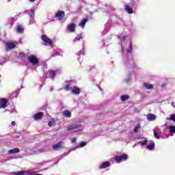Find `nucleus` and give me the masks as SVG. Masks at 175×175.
I'll return each mask as SVG.
<instances>
[{
    "instance_id": "nucleus-1",
    "label": "nucleus",
    "mask_w": 175,
    "mask_h": 175,
    "mask_svg": "<svg viewBox=\"0 0 175 175\" xmlns=\"http://www.w3.org/2000/svg\"><path fill=\"white\" fill-rule=\"evenodd\" d=\"M138 144H140L142 146H145L150 151H152V150H154L155 148V143H154L153 141H148L147 138L144 137L140 138Z\"/></svg>"
},
{
    "instance_id": "nucleus-2",
    "label": "nucleus",
    "mask_w": 175,
    "mask_h": 175,
    "mask_svg": "<svg viewBox=\"0 0 175 175\" xmlns=\"http://www.w3.org/2000/svg\"><path fill=\"white\" fill-rule=\"evenodd\" d=\"M39 172H40V170L34 168L33 170H27V172H25V171L14 172L11 173V175H33L36 173H39Z\"/></svg>"
},
{
    "instance_id": "nucleus-3",
    "label": "nucleus",
    "mask_w": 175,
    "mask_h": 175,
    "mask_svg": "<svg viewBox=\"0 0 175 175\" xmlns=\"http://www.w3.org/2000/svg\"><path fill=\"white\" fill-rule=\"evenodd\" d=\"M70 132H83V126L80 124H71L67 127Z\"/></svg>"
},
{
    "instance_id": "nucleus-4",
    "label": "nucleus",
    "mask_w": 175,
    "mask_h": 175,
    "mask_svg": "<svg viewBox=\"0 0 175 175\" xmlns=\"http://www.w3.org/2000/svg\"><path fill=\"white\" fill-rule=\"evenodd\" d=\"M28 61L33 66V69H36L38 66H40V63L36 56L32 55L28 57Z\"/></svg>"
},
{
    "instance_id": "nucleus-5",
    "label": "nucleus",
    "mask_w": 175,
    "mask_h": 175,
    "mask_svg": "<svg viewBox=\"0 0 175 175\" xmlns=\"http://www.w3.org/2000/svg\"><path fill=\"white\" fill-rule=\"evenodd\" d=\"M59 73H61L60 70H57L55 71L51 70L48 71L46 76L50 79H54V76H55V75H59Z\"/></svg>"
},
{
    "instance_id": "nucleus-6",
    "label": "nucleus",
    "mask_w": 175,
    "mask_h": 175,
    "mask_svg": "<svg viewBox=\"0 0 175 175\" xmlns=\"http://www.w3.org/2000/svg\"><path fill=\"white\" fill-rule=\"evenodd\" d=\"M126 159H128V156L126 154L115 157V161H116L117 163H120L122 162V161H126Z\"/></svg>"
},
{
    "instance_id": "nucleus-7",
    "label": "nucleus",
    "mask_w": 175,
    "mask_h": 175,
    "mask_svg": "<svg viewBox=\"0 0 175 175\" xmlns=\"http://www.w3.org/2000/svg\"><path fill=\"white\" fill-rule=\"evenodd\" d=\"M8 99L2 98H0V109H5V107H8Z\"/></svg>"
},
{
    "instance_id": "nucleus-8",
    "label": "nucleus",
    "mask_w": 175,
    "mask_h": 175,
    "mask_svg": "<svg viewBox=\"0 0 175 175\" xmlns=\"http://www.w3.org/2000/svg\"><path fill=\"white\" fill-rule=\"evenodd\" d=\"M42 40L43 42H45V44L46 46H52L53 42H51V40H50L46 35L42 36Z\"/></svg>"
},
{
    "instance_id": "nucleus-9",
    "label": "nucleus",
    "mask_w": 175,
    "mask_h": 175,
    "mask_svg": "<svg viewBox=\"0 0 175 175\" xmlns=\"http://www.w3.org/2000/svg\"><path fill=\"white\" fill-rule=\"evenodd\" d=\"M77 25L76 23H70L67 25V31L68 32H75L76 29Z\"/></svg>"
},
{
    "instance_id": "nucleus-10",
    "label": "nucleus",
    "mask_w": 175,
    "mask_h": 175,
    "mask_svg": "<svg viewBox=\"0 0 175 175\" xmlns=\"http://www.w3.org/2000/svg\"><path fill=\"white\" fill-rule=\"evenodd\" d=\"M135 62H133V58H132V56H127L126 62V66H133Z\"/></svg>"
},
{
    "instance_id": "nucleus-11",
    "label": "nucleus",
    "mask_w": 175,
    "mask_h": 175,
    "mask_svg": "<svg viewBox=\"0 0 175 175\" xmlns=\"http://www.w3.org/2000/svg\"><path fill=\"white\" fill-rule=\"evenodd\" d=\"M161 132V129L159 127H156L153 129V134L156 139H161V136L158 133Z\"/></svg>"
},
{
    "instance_id": "nucleus-12",
    "label": "nucleus",
    "mask_w": 175,
    "mask_h": 175,
    "mask_svg": "<svg viewBox=\"0 0 175 175\" xmlns=\"http://www.w3.org/2000/svg\"><path fill=\"white\" fill-rule=\"evenodd\" d=\"M55 17H56V18H57V20H62V18H64V17H65V12H64L62 11H58L55 14Z\"/></svg>"
},
{
    "instance_id": "nucleus-13",
    "label": "nucleus",
    "mask_w": 175,
    "mask_h": 175,
    "mask_svg": "<svg viewBox=\"0 0 175 175\" xmlns=\"http://www.w3.org/2000/svg\"><path fill=\"white\" fill-rule=\"evenodd\" d=\"M62 146H64V142H60L56 144H54L52 146V148H53V150H55V151H57V150H59V148H61V147H62Z\"/></svg>"
},
{
    "instance_id": "nucleus-14",
    "label": "nucleus",
    "mask_w": 175,
    "mask_h": 175,
    "mask_svg": "<svg viewBox=\"0 0 175 175\" xmlns=\"http://www.w3.org/2000/svg\"><path fill=\"white\" fill-rule=\"evenodd\" d=\"M5 46L8 50H13L16 47V44L14 42H5Z\"/></svg>"
},
{
    "instance_id": "nucleus-15",
    "label": "nucleus",
    "mask_w": 175,
    "mask_h": 175,
    "mask_svg": "<svg viewBox=\"0 0 175 175\" xmlns=\"http://www.w3.org/2000/svg\"><path fill=\"white\" fill-rule=\"evenodd\" d=\"M146 118L148 121H155L157 120V116L152 114V113H148L146 116Z\"/></svg>"
},
{
    "instance_id": "nucleus-16",
    "label": "nucleus",
    "mask_w": 175,
    "mask_h": 175,
    "mask_svg": "<svg viewBox=\"0 0 175 175\" xmlns=\"http://www.w3.org/2000/svg\"><path fill=\"white\" fill-rule=\"evenodd\" d=\"M71 92L75 95H79L80 94V88H77V86H74L71 89Z\"/></svg>"
},
{
    "instance_id": "nucleus-17",
    "label": "nucleus",
    "mask_w": 175,
    "mask_h": 175,
    "mask_svg": "<svg viewBox=\"0 0 175 175\" xmlns=\"http://www.w3.org/2000/svg\"><path fill=\"white\" fill-rule=\"evenodd\" d=\"M109 166H110V162L105 161L99 166V169H106V167H109Z\"/></svg>"
},
{
    "instance_id": "nucleus-18",
    "label": "nucleus",
    "mask_w": 175,
    "mask_h": 175,
    "mask_svg": "<svg viewBox=\"0 0 175 175\" xmlns=\"http://www.w3.org/2000/svg\"><path fill=\"white\" fill-rule=\"evenodd\" d=\"M124 9L126 12L129 13V14H132V13H133V9H132V8L129 7L128 5H125Z\"/></svg>"
},
{
    "instance_id": "nucleus-19",
    "label": "nucleus",
    "mask_w": 175,
    "mask_h": 175,
    "mask_svg": "<svg viewBox=\"0 0 175 175\" xmlns=\"http://www.w3.org/2000/svg\"><path fill=\"white\" fill-rule=\"evenodd\" d=\"M26 13L29 14L30 18L35 17V10L31 9L30 11H27Z\"/></svg>"
},
{
    "instance_id": "nucleus-20",
    "label": "nucleus",
    "mask_w": 175,
    "mask_h": 175,
    "mask_svg": "<svg viewBox=\"0 0 175 175\" xmlns=\"http://www.w3.org/2000/svg\"><path fill=\"white\" fill-rule=\"evenodd\" d=\"M66 86H65V90L66 91H72V84L70 83V82L68 81L66 82Z\"/></svg>"
},
{
    "instance_id": "nucleus-21",
    "label": "nucleus",
    "mask_w": 175,
    "mask_h": 175,
    "mask_svg": "<svg viewBox=\"0 0 175 175\" xmlns=\"http://www.w3.org/2000/svg\"><path fill=\"white\" fill-rule=\"evenodd\" d=\"M63 115L64 116V117H66L67 118H70V117H72V113H70V111L68 110H65L63 112Z\"/></svg>"
},
{
    "instance_id": "nucleus-22",
    "label": "nucleus",
    "mask_w": 175,
    "mask_h": 175,
    "mask_svg": "<svg viewBox=\"0 0 175 175\" xmlns=\"http://www.w3.org/2000/svg\"><path fill=\"white\" fill-rule=\"evenodd\" d=\"M18 152H20V149L17 148L8 150V154H17Z\"/></svg>"
},
{
    "instance_id": "nucleus-23",
    "label": "nucleus",
    "mask_w": 175,
    "mask_h": 175,
    "mask_svg": "<svg viewBox=\"0 0 175 175\" xmlns=\"http://www.w3.org/2000/svg\"><path fill=\"white\" fill-rule=\"evenodd\" d=\"M142 86L144 87V88H146V90H152L154 87L152 85L146 83H143Z\"/></svg>"
},
{
    "instance_id": "nucleus-24",
    "label": "nucleus",
    "mask_w": 175,
    "mask_h": 175,
    "mask_svg": "<svg viewBox=\"0 0 175 175\" xmlns=\"http://www.w3.org/2000/svg\"><path fill=\"white\" fill-rule=\"evenodd\" d=\"M42 116H43V112H39L34 116V119L40 120V118H42Z\"/></svg>"
},
{
    "instance_id": "nucleus-25",
    "label": "nucleus",
    "mask_w": 175,
    "mask_h": 175,
    "mask_svg": "<svg viewBox=\"0 0 175 175\" xmlns=\"http://www.w3.org/2000/svg\"><path fill=\"white\" fill-rule=\"evenodd\" d=\"M88 21V19L85 18L83 19L79 24L80 27H81V28H84V27H85V24H87V22Z\"/></svg>"
},
{
    "instance_id": "nucleus-26",
    "label": "nucleus",
    "mask_w": 175,
    "mask_h": 175,
    "mask_svg": "<svg viewBox=\"0 0 175 175\" xmlns=\"http://www.w3.org/2000/svg\"><path fill=\"white\" fill-rule=\"evenodd\" d=\"M83 39V36L81 34H79L73 40L74 43H76V42H79V40H81Z\"/></svg>"
},
{
    "instance_id": "nucleus-27",
    "label": "nucleus",
    "mask_w": 175,
    "mask_h": 175,
    "mask_svg": "<svg viewBox=\"0 0 175 175\" xmlns=\"http://www.w3.org/2000/svg\"><path fill=\"white\" fill-rule=\"evenodd\" d=\"M16 31L19 33H23V32H24V29L21 25H18L16 27Z\"/></svg>"
},
{
    "instance_id": "nucleus-28",
    "label": "nucleus",
    "mask_w": 175,
    "mask_h": 175,
    "mask_svg": "<svg viewBox=\"0 0 175 175\" xmlns=\"http://www.w3.org/2000/svg\"><path fill=\"white\" fill-rule=\"evenodd\" d=\"M120 99L122 102H125V100H128V99H129V96L128 95L121 96Z\"/></svg>"
},
{
    "instance_id": "nucleus-29",
    "label": "nucleus",
    "mask_w": 175,
    "mask_h": 175,
    "mask_svg": "<svg viewBox=\"0 0 175 175\" xmlns=\"http://www.w3.org/2000/svg\"><path fill=\"white\" fill-rule=\"evenodd\" d=\"M85 146H87V144L84 142H81L79 146L74 148L73 150H76L77 148H80V147H85Z\"/></svg>"
},
{
    "instance_id": "nucleus-30",
    "label": "nucleus",
    "mask_w": 175,
    "mask_h": 175,
    "mask_svg": "<svg viewBox=\"0 0 175 175\" xmlns=\"http://www.w3.org/2000/svg\"><path fill=\"white\" fill-rule=\"evenodd\" d=\"M132 53V42L129 43V48L127 49V54H131Z\"/></svg>"
},
{
    "instance_id": "nucleus-31",
    "label": "nucleus",
    "mask_w": 175,
    "mask_h": 175,
    "mask_svg": "<svg viewBox=\"0 0 175 175\" xmlns=\"http://www.w3.org/2000/svg\"><path fill=\"white\" fill-rule=\"evenodd\" d=\"M170 133H175V126H170Z\"/></svg>"
},
{
    "instance_id": "nucleus-32",
    "label": "nucleus",
    "mask_w": 175,
    "mask_h": 175,
    "mask_svg": "<svg viewBox=\"0 0 175 175\" xmlns=\"http://www.w3.org/2000/svg\"><path fill=\"white\" fill-rule=\"evenodd\" d=\"M8 59L6 58H1L0 59V65H3V64H5Z\"/></svg>"
},
{
    "instance_id": "nucleus-33",
    "label": "nucleus",
    "mask_w": 175,
    "mask_h": 175,
    "mask_svg": "<svg viewBox=\"0 0 175 175\" xmlns=\"http://www.w3.org/2000/svg\"><path fill=\"white\" fill-rule=\"evenodd\" d=\"M171 121L175 122V113H172L170 116V119Z\"/></svg>"
},
{
    "instance_id": "nucleus-34",
    "label": "nucleus",
    "mask_w": 175,
    "mask_h": 175,
    "mask_svg": "<svg viewBox=\"0 0 175 175\" xmlns=\"http://www.w3.org/2000/svg\"><path fill=\"white\" fill-rule=\"evenodd\" d=\"M140 129V124H137V126H135V128L134 129V132H138L139 129Z\"/></svg>"
},
{
    "instance_id": "nucleus-35",
    "label": "nucleus",
    "mask_w": 175,
    "mask_h": 175,
    "mask_svg": "<svg viewBox=\"0 0 175 175\" xmlns=\"http://www.w3.org/2000/svg\"><path fill=\"white\" fill-rule=\"evenodd\" d=\"M119 38H120V39L121 42H124V40H125V39H126V36H122V34H121V35H120V36Z\"/></svg>"
},
{
    "instance_id": "nucleus-36",
    "label": "nucleus",
    "mask_w": 175,
    "mask_h": 175,
    "mask_svg": "<svg viewBox=\"0 0 175 175\" xmlns=\"http://www.w3.org/2000/svg\"><path fill=\"white\" fill-rule=\"evenodd\" d=\"M49 148L45 147L43 149H40V152H46V151H49Z\"/></svg>"
},
{
    "instance_id": "nucleus-37",
    "label": "nucleus",
    "mask_w": 175,
    "mask_h": 175,
    "mask_svg": "<svg viewBox=\"0 0 175 175\" xmlns=\"http://www.w3.org/2000/svg\"><path fill=\"white\" fill-rule=\"evenodd\" d=\"M35 23V18L34 17L30 18V23L29 24H33Z\"/></svg>"
},
{
    "instance_id": "nucleus-38",
    "label": "nucleus",
    "mask_w": 175,
    "mask_h": 175,
    "mask_svg": "<svg viewBox=\"0 0 175 175\" xmlns=\"http://www.w3.org/2000/svg\"><path fill=\"white\" fill-rule=\"evenodd\" d=\"M55 122L54 121H50L48 123L49 126H52V125H54Z\"/></svg>"
},
{
    "instance_id": "nucleus-39",
    "label": "nucleus",
    "mask_w": 175,
    "mask_h": 175,
    "mask_svg": "<svg viewBox=\"0 0 175 175\" xmlns=\"http://www.w3.org/2000/svg\"><path fill=\"white\" fill-rule=\"evenodd\" d=\"M71 143H72V144H75V143H76V138H72V139H71Z\"/></svg>"
},
{
    "instance_id": "nucleus-40",
    "label": "nucleus",
    "mask_w": 175,
    "mask_h": 175,
    "mask_svg": "<svg viewBox=\"0 0 175 175\" xmlns=\"http://www.w3.org/2000/svg\"><path fill=\"white\" fill-rule=\"evenodd\" d=\"M11 124H12V126H15L16 122H12Z\"/></svg>"
},
{
    "instance_id": "nucleus-41",
    "label": "nucleus",
    "mask_w": 175,
    "mask_h": 175,
    "mask_svg": "<svg viewBox=\"0 0 175 175\" xmlns=\"http://www.w3.org/2000/svg\"><path fill=\"white\" fill-rule=\"evenodd\" d=\"M172 107H174V103H172Z\"/></svg>"
},
{
    "instance_id": "nucleus-42",
    "label": "nucleus",
    "mask_w": 175,
    "mask_h": 175,
    "mask_svg": "<svg viewBox=\"0 0 175 175\" xmlns=\"http://www.w3.org/2000/svg\"><path fill=\"white\" fill-rule=\"evenodd\" d=\"M29 2H33L35 0H29Z\"/></svg>"
},
{
    "instance_id": "nucleus-43",
    "label": "nucleus",
    "mask_w": 175,
    "mask_h": 175,
    "mask_svg": "<svg viewBox=\"0 0 175 175\" xmlns=\"http://www.w3.org/2000/svg\"><path fill=\"white\" fill-rule=\"evenodd\" d=\"M5 2H10V0H5Z\"/></svg>"
},
{
    "instance_id": "nucleus-44",
    "label": "nucleus",
    "mask_w": 175,
    "mask_h": 175,
    "mask_svg": "<svg viewBox=\"0 0 175 175\" xmlns=\"http://www.w3.org/2000/svg\"><path fill=\"white\" fill-rule=\"evenodd\" d=\"M122 53H124V46H122Z\"/></svg>"
},
{
    "instance_id": "nucleus-45",
    "label": "nucleus",
    "mask_w": 175,
    "mask_h": 175,
    "mask_svg": "<svg viewBox=\"0 0 175 175\" xmlns=\"http://www.w3.org/2000/svg\"><path fill=\"white\" fill-rule=\"evenodd\" d=\"M0 77H1V75H0Z\"/></svg>"
}]
</instances>
